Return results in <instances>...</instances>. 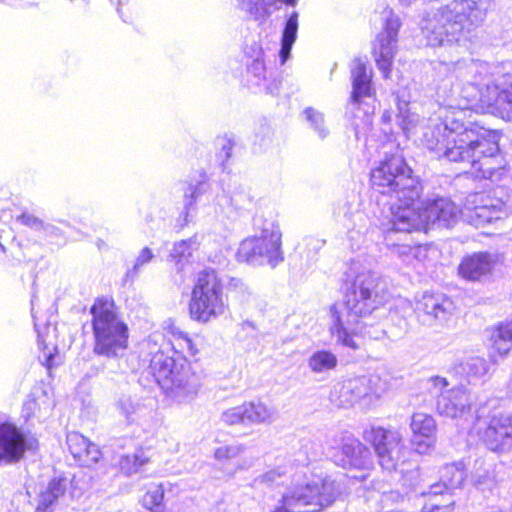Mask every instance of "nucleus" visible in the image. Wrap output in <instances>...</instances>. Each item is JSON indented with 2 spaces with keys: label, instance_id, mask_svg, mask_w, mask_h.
Segmentation results:
<instances>
[{
  "label": "nucleus",
  "instance_id": "f257e3e1",
  "mask_svg": "<svg viewBox=\"0 0 512 512\" xmlns=\"http://www.w3.org/2000/svg\"><path fill=\"white\" fill-rule=\"evenodd\" d=\"M467 62L462 60L454 64L453 73L457 84L449 92L446 91V84L440 86L439 93L445 97L446 104L440 106L436 114L429 118L422 144L438 159L472 165L491 130L463 119L465 111L474 106L488 112L480 106L483 84L465 82L461 76Z\"/></svg>",
  "mask_w": 512,
  "mask_h": 512
},
{
  "label": "nucleus",
  "instance_id": "f03ea898",
  "mask_svg": "<svg viewBox=\"0 0 512 512\" xmlns=\"http://www.w3.org/2000/svg\"><path fill=\"white\" fill-rule=\"evenodd\" d=\"M345 274L351 288L344 301L330 306L329 330L338 344L356 350L359 344L355 337L362 332V319L387 301L388 291L386 283L359 261H352Z\"/></svg>",
  "mask_w": 512,
  "mask_h": 512
},
{
  "label": "nucleus",
  "instance_id": "7ed1b4c3",
  "mask_svg": "<svg viewBox=\"0 0 512 512\" xmlns=\"http://www.w3.org/2000/svg\"><path fill=\"white\" fill-rule=\"evenodd\" d=\"M417 0H399L410 6ZM446 3L426 12L420 28L427 44L444 46L466 40L486 19L494 0H445Z\"/></svg>",
  "mask_w": 512,
  "mask_h": 512
},
{
  "label": "nucleus",
  "instance_id": "20e7f679",
  "mask_svg": "<svg viewBox=\"0 0 512 512\" xmlns=\"http://www.w3.org/2000/svg\"><path fill=\"white\" fill-rule=\"evenodd\" d=\"M461 76L465 82L483 84L480 92L483 109L512 122V73L494 72L488 63L468 60Z\"/></svg>",
  "mask_w": 512,
  "mask_h": 512
},
{
  "label": "nucleus",
  "instance_id": "39448f33",
  "mask_svg": "<svg viewBox=\"0 0 512 512\" xmlns=\"http://www.w3.org/2000/svg\"><path fill=\"white\" fill-rule=\"evenodd\" d=\"M92 315L93 353L106 358H119L128 348L129 329L119 315L115 303L97 299L90 308Z\"/></svg>",
  "mask_w": 512,
  "mask_h": 512
},
{
  "label": "nucleus",
  "instance_id": "423d86ee",
  "mask_svg": "<svg viewBox=\"0 0 512 512\" xmlns=\"http://www.w3.org/2000/svg\"><path fill=\"white\" fill-rule=\"evenodd\" d=\"M149 374L179 404L193 401L201 388L200 377L186 360L177 362L161 350L152 353Z\"/></svg>",
  "mask_w": 512,
  "mask_h": 512
},
{
  "label": "nucleus",
  "instance_id": "0eeeda50",
  "mask_svg": "<svg viewBox=\"0 0 512 512\" xmlns=\"http://www.w3.org/2000/svg\"><path fill=\"white\" fill-rule=\"evenodd\" d=\"M459 213L449 199L439 198L424 204L419 198L414 204L393 206L389 223L392 230L399 232L427 230L430 226L447 228L457 221Z\"/></svg>",
  "mask_w": 512,
  "mask_h": 512
},
{
  "label": "nucleus",
  "instance_id": "6e6552de",
  "mask_svg": "<svg viewBox=\"0 0 512 512\" xmlns=\"http://www.w3.org/2000/svg\"><path fill=\"white\" fill-rule=\"evenodd\" d=\"M370 181L375 191L396 199L391 208L414 204L421 196L420 181L413 176L412 169L399 155L386 158L372 169Z\"/></svg>",
  "mask_w": 512,
  "mask_h": 512
},
{
  "label": "nucleus",
  "instance_id": "1a4fd4ad",
  "mask_svg": "<svg viewBox=\"0 0 512 512\" xmlns=\"http://www.w3.org/2000/svg\"><path fill=\"white\" fill-rule=\"evenodd\" d=\"M228 305L223 295V285L213 270H204L198 274L189 302L191 318L208 323L223 315Z\"/></svg>",
  "mask_w": 512,
  "mask_h": 512
},
{
  "label": "nucleus",
  "instance_id": "9d476101",
  "mask_svg": "<svg viewBox=\"0 0 512 512\" xmlns=\"http://www.w3.org/2000/svg\"><path fill=\"white\" fill-rule=\"evenodd\" d=\"M282 233L273 222H267L260 234L245 238L239 245L237 258L251 265L276 267L284 260Z\"/></svg>",
  "mask_w": 512,
  "mask_h": 512
},
{
  "label": "nucleus",
  "instance_id": "9b49d317",
  "mask_svg": "<svg viewBox=\"0 0 512 512\" xmlns=\"http://www.w3.org/2000/svg\"><path fill=\"white\" fill-rule=\"evenodd\" d=\"M475 430L489 450L500 453L511 451L512 404L495 409L484 419H478Z\"/></svg>",
  "mask_w": 512,
  "mask_h": 512
},
{
  "label": "nucleus",
  "instance_id": "f8f14e48",
  "mask_svg": "<svg viewBox=\"0 0 512 512\" xmlns=\"http://www.w3.org/2000/svg\"><path fill=\"white\" fill-rule=\"evenodd\" d=\"M379 378L376 376H360L343 381L334 386L330 399L339 407L369 408L379 397Z\"/></svg>",
  "mask_w": 512,
  "mask_h": 512
},
{
  "label": "nucleus",
  "instance_id": "ddd939ff",
  "mask_svg": "<svg viewBox=\"0 0 512 512\" xmlns=\"http://www.w3.org/2000/svg\"><path fill=\"white\" fill-rule=\"evenodd\" d=\"M383 30L377 35L373 43L372 54L378 69L384 78H389L392 70L393 58L397 49L398 31L401 27L400 18L394 11L385 7L380 13Z\"/></svg>",
  "mask_w": 512,
  "mask_h": 512
},
{
  "label": "nucleus",
  "instance_id": "4468645a",
  "mask_svg": "<svg viewBox=\"0 0 512 512\" xmlns=\"http://www.w3.org/2000/svg\"><path fill=\"white\" fill-rule=\"evenodd\" d=\"M429 391L436 396V409L442 416L450 418L463 417L471 409V398L466 389L455 387L446 389L445 378L435 376L428 380Z\"/></svg>",
  "mask_w": 512,
  "mask_h": 512
},
{
  "label": "nucleus",
  "instance_id": "2eb2a0df",
  "mask_svg": "<svg viewBox=\"0 0 512 512\" xmlns=\"http://www.w3.org/2000/svg\"><path fill=\"white\" fill-rule=\"evenodd\" d=\"M364 439L373 445L378 462L384 470L397 469L404 449L402 435L399 431L371 427L364 431Z\"/></svg>",
  "mask_w": 512,
  "mask_h": 512
},
{
  "label": "nucleus",
  "instance_id": "dca6fc26",
  "mask_svg": "<svg viewBox=\"0 0 512 512\" xmlns=\"http://www.w3.org/2000/svg\"><path fill=\"white\" fill-rule=\"evenodd\" d=\"M278 419L277 409L260 399L246 401L241 405L226 409L220 420L228 426L270 425Z\"/></svg>",
  "mask_w": 512,
  "mask_h": 512
},
{
  "label": "nucleus",
  "instance_id": "f3484780",
  "mask_svg": "<svg viewBox=\"0 0 512 512\" xmlns=\"http://www.w3.org/2000/svg\"><path fill=\"white\" fill-rule=\"evenodd\" d=\"M506 165V160L499 150V134L491 130L480 153L472 162L473 173L476 178L497 181L503 176Z\"/></svg>",
  "mask_w": 512,
  "mask_h": 512
},
{
  "label": "nucleus",
  "instance_id": "a211bd4d",
  "mask_svg": "<svg viewBox=\"0 0 512 512\" xmlns=\"http://www.w3.org/2000/svg\"><path fill=\"white\" fill-rule=\"evenodd\" d=\"M454 311V302L443 293L426 292L416 305L419 320L427 326L448 323L453 317Z\"/></svg>",
  "mask_w": 512,
  "mask_h": 512
},
{
  "label": "nucleus",
  "instance_id": "6ab92c4d",
  "mask_svg": "<svg viewBox=\"0 0 512 512\" xmlns=\"http://www.w3.org/2000/svg\"><path fill=\"white\" fill-rule=\"evenodd\" d=\"M119 413L128 423H135L146 432H154L157 427V411L151 398L141 399L121 397L117 402Z\"/></svg>",
  "mask_w": 512,
  "mask_h": 512
},
{
  "label": "nucleus",
  "instance_id": "aec40b11",
  "mask_svg": "<svg viewBox=\"0 0 512 512\" xmlns=\"http://www.w3.org/2000/svg\"><path fill=\"white\" fill-rule=\"evenodd\" d=\"M82 490L77 482L67 478H54L38 496L35 512H52L59 503H65L67 498L78 499Z\"/></svg>",
  "mask_w": 512,
  "mask_h": 512
},
{
  "label": "nucleus",
  "instance_id": "412c9836",
  "mask_svg": "<svg viewBox=\"0 0 512 512\" xmlns=\"http://www.w3.org/2000/svg\"><path fill=\"white\" fill-rule=\"evenodd\" d=\"M411 444L419 454H427L435 445L437 424L435 419L426 413L417 412L411 417Z\"/></svg>",
  "mask_w": 512,
  "mask_h": 512
},
{
  "label": "nucleus",
  "instance_id": "4be33fe9",
  "mask_svg": "<svg viewBox=\"0 0 512 512\" xmlns=\"http://www.w3.org/2000/svg\"><path fill=\"white\" fill-rule=\"evenodd\" d=\"M32 443L26 440L24 434L14 425H0V460L7 463L19 461Z\"/></svg>",
  "mask_w": 512,
  "mask_h": 512
},
{
  "label": "nucleus",
  "instance_id": "5701e85b",
  "mask_svg": "<svg viewBox=\"0 0 512 512\" xmlns=\"http://www.w3.org/2000/svg\"><path fill=\"white\" fill-rule=\"evenodd\" d=\"M503 203L485 195L484 193H475L467 199L466 209L470 211L469 217L476 225L491 223L500 217Z\"/></svg>",
  "mask_w": 512,
  "mask_h": 512
},
{
  "label": "nucleus",
  "instance_id": "b1692460",
  "mask_svg": "<svg viewBox=\"0 0 512 512\" xmlns=\"http://www.w3.org/2000/svg\"><path fill=\"white\" fill-rule=\"evenodd\" d=\"M352 80L351 102L361 104L364 99L371 98L374 95L372 87V70L367 67L365 60L356 58L350 66Z\"/></svg>",
  "mask_w": 512,
  "mask_h": 512
},
{
  "label": "nucleus",
  "instance_id": "393cba45",
  "mask_svg": "<svg viewBox=\"0 0 512 512\" xmlns=\"http://www.w3.org/2000/svg\"><path fill=\"white\" fill-rule=\"evenodd\" d=\"M495 263L496 259L490 253H473L461 261L458 273L465 280L480 281L491 274Z\"/></svg>",
  "mask_w": 512,
  "mask_h": 512
},
{
  "label": "nucleus",
  "instance_id": "a878e982",
  "mask_svg": "<svg viewBox=\"0 0 512 512\" xmlns=\"http://www.w3.org/2000/svg\"><path fill=\"white\" fill-rule=\"evenodd\" d=\"M67 445L74 459L82 466L90 467L102 456L99 447L78 432L68 433Z\"/></svg>",
  "mask_w": 512,
  "mask_h": 512
},
{
  "label": "nucleus",
  "instance_id": "bb28decb",
  "mask_svg": "<svg viewBox=\"0 0 512 512\" xmlns=\"http://www.w3.org/2000/svg\"><path fill=\"white\" fill-rule=\"evenodd\" d=\"M463 461L446 464L440 470L441 483L431 486V494L443 493V488L453 490L462 486L466 477Z\"/></svg>",
  "mask_w": 512,
  "mask_h": 512
},
{
  "label": "nucleus",
  "instance_id": "cd10ccee",
  "mask_svg": "<svg viewBox=\"0 0 512 512\" xmlns=\"http://www.w3.org/2000/svg\"><path fill=\"white\" fill-rule=\"evenodd\" d=\"M342 453L351 467L368 469L372 466L370 450L357 439H347L342 445Z\"/></svg>",
  "mask_w": 512,
  "mask_h": 512
},
{
  "label": "nucleus",
  "instance_id": "c85d7f7f",
  "mask_svg": "<svg viewBox=\"0 0 512 512\" xmlns=\"http://www.w3.org/2000/svg\"><path fill=\"white\" fill-rule=\"evenodd\" d=\"M397 126L403 131L406 136L414 133L415 129L420 123V117L415 111V107L402 100L397 96V113L395 115Z\"/></svg>",
  "mask_w": 512,
  "mask_h": 512
},
{
  "label": "nucleus",
  "instance_id": "c756f323",
  "mask_svg": "<svg viewBox=\"0 0 512 512\" xmlns=\"http://www.w3.org/2000/svg\"><path fill=\"white\" fill-rule=\"evenodd\" d=\"M473 485L482 491L492 490L496 485V478L492 465L483 458H477L471 472Z\"/></svg>",
  "mask_w": 512,
  "mask_h": 512
},
{
  "label": "nucleus",
  "instance_id": "7c9ffc66",
  "mask_svg": "<svg viewBox=\"0 0 512 512\" xmlns=\"http://www.w3.org/2000/svg\"><path fill=\"white\" fill-rule=\"evenodd\" d=\"M298 18V12L294 11L286 20L281 37V48L279 51L280 62L282 65L285 64L286 61L290 58L292 46L297 39V32L299 27Z\"/></svg>",
  "mask_w": 512,
  "mask_h": 512
},
{
  "label": "nucleus",
  "instance_id": "2f4dec72",
  "mask_svg": "<svg viewBox=\"0 0 512 512\" xmlns=\"http://www.w3.org/2000/svg\"><path fill=\"white\" fill-rule=\"evenodd\" d=\"M274 0H238V7L248 17L263 23L275 11Z\"/></svg>",
  "mask_w": 512,
  "mask_h": 512
},
{
  "label": "nucleus",
  "instance_id": "473e14b6",
  "mask_svg": "<svg viewBox=\"0 0 512 512\" xmlns=\"http://www.w3.org/2000/svg\"><path fill=\"white\" fill-rule=\"evenodd\" d=\"M198 246L196 237L175 242L168 256V261L172 262L178 271H181L193 252L198 249Z\"/></svg>",
  "mask_w": 512,
  "mask_h": 512
},
{
  "label": "nucleus",
  "instance_id": "72a5a7b5",
  "mask_svg": "<svg viewBox=\"0 0 512 512\" xmlns=\"http://www.w3.org/2000/svg\"><path fill=\"white\" fill-rule=\"evenodd\" d=\"M338 365L337 356L329 350L314 351L307 359V366L314 374H327Z\"/></svg>",
  "mask_w": 512,
  "mask_h": 512
},
{
  "label": "nucleus",
  "instance_id": "f704fd0d",
  "mask_svg": "<svg viewBox=\"0 0 512 512\" xmlns=\"http://www.w3.org/2000/svg\"><path fill=\"white\" fill-rule=\"evenodd\" d=\"M493 349L500 355H506L512 349V322L495 327L490 335Z\"/></svg>",
  "mask_w": 512,
  "mask_h": 512
},
{
  "label": "nucleus",
  "instance_id": "c9c22d12",
  "mask_svg": "<svg viewBox=\"0 0 512 512\" xmlns=\"http://www.w3.org/2000/svg\"><path fill=\"white\" fill-rule=\"evenodd\" d=\"M488 370L487 361L478 356L467 357L458 366V372L463 374L469 382L482 378Z\"/></svg>",
  "mask_w": 512,
  "mask_h": 512
},
{
  "label": "nucleus",
  "instance_id": "e433bc0d",
  "mask_svg": "<svg viewBox=\"0 0 512 512\" xmlns=\"http://www.w3.org/2000/svg\"><path fill=\"white\" fill-rule=\"evenodd\" d=\"M305 119L309 122L311 128L317 133L319 138L325 139L329 134V129L325 124L323 113L308 107L304 110Z\"/></svg>",
  "mask_w": 512,
  "mask_h": 512
},
{
  "label": "nucleus",
  "instance_id": "4c0bfd02",
  "mask_svg": "<svg viewBox=\"0 0 512 512\" xmlns=\"http://www.w3.org/2000/svg\"><path fill=\"white\" fill-rule=\"evenodd\" d=\"M147 462L148 458L143 453L127 455L121 459L120 468L125 474L131 475L140 471Z\"/></svg>",
  "mask_w": 512,
  "mask_h": 512
},
{
  "label": "nucleus",
  "instance_id": "58836bf2",
  "mask_svg": "<svg viewBox=\"0 0 512 512\" xmlns=\"http://www.w3.org/2000/svg\"><path fill=\"white\" fill-rule=\"evenodd\" d=\"M164 498V489L162 484H152L145 495L143 496L142 502L144 507L149 510L158 508Z\"/></svg>",
  "mask_w": 512,
  "mask_h": 512
},
{
  "label": "nucleus",
  "instance_id": "ea45409f",
  "mask_svg": "<svg viewBox=\"0 0 512 512\" xmlns=\"http://www.w3.org/2000/svg\"><path fill=\"white\" fill-rule=\"evenodd\" d=\"M153 258L154 253L149 247L142 248L136 257L133 267L127 271V276L135 277L140 269L151 262Z\"/></svg>",
  "mask_w": 512,
  "mask_h": 512
},
{
  "label": "nucleus",
  "instance_id": "a19ab883",
  "mask_svg": "<svg viewBox=\"0 0 512 512\" xmlns=\"http://www.w3.org/2000/svg\"><path fill=\"white\" fill-rule=\"evenodd\" d=\"M245 451L242 444L221 446L215 450V458L218 460L232 459L240 456Z\"/></svg>",
  "mask_w": 512,
  "mask_h": 512
},
{
  "label": "nucleus",
  "instance_id": "79ce46f5",
  "mask_svg": "<svg viewBox=\"0 0 512 512\" xmlns=\"http://www.w3.org/2000/svg\"><path fill=\"white\" fill-rule=\"evenodd\" d=\"M362 332H358V335H363L369 337L371 339H381L385 336V331L382 328H374L372 325L368 324L365 319L361 321Z\"/></svg>",
  "mask_w": 512,
  "mask_h": 512
},
{
  "label": "nucleus",
  "instance_id": "37998d69",
  "mask_svg": "<svg viewBox=\"0 0 512 512\" xmlns=\"http://www.w3.org/2000/svg\"><path fill=\"white\" fill-rule=\"evenodd\" d=\"M19 221L36 231L46 230L47 226L44 225L43 221L31 214H22L19 217Z\"/></svg>",
  "mask_w": 512,
  "mask_h": 512
},
{
  "label": "nucleus",
  "instance_id": "c03bdc74",
  "mask_svg": "<svg viewBox=\"0 0 512 512\" xmlns=\"http://www.w3.org/2000/svg\"><path fill=\"white\" fill-rule=\"evenodd\" d=\"M173 335L177 341H179V346L182 350L186 349L191 355L196 353V349L192 343V340L189 336L182 331H173Z\"/></svg>",
  "mask_w": 512,
  "mask_h": 512
},
{
  "label": "nucleus",
  "instance_id": "a18cd8bd",
  "mask_svg": "<svg viewBox=\"0 0 512 512\" xmlns=\"http://www.w3.org/2000/svg\"><path fill=\"white\" fill-rule=\"evenodd\" d=\"M251 201V197L247 194L236 193L231 197V204L236 209H245Z\"/></svg>",
  "mask_w": 512,
  "mask_h": 512
},
{
  "label": "nucleus",
  "instance_id": "49530a36",
  "mask_svg": "<svg viewBox=\"0 0 512 512\" xmlns=\"http://www.w3.org/2000/svg\"><path fill=\"white\" fill-rule=\"evenodd\" d=\"M249 71L253 73L258 78H264L265 77V67L264 62L260 59H256L252 62V64L249 67Z\"/></svg>",
  "mask_w": 512,
  "mask_h": 512
},
{
  "label": "nucleus",
  "instance_id": "de8ad7c7",
  "mask_svg": "<svg viewBox=\"0 0 512 512\" xmlns=\"http://www.w3.org/2000/svg\"><path fill=\"white\" fill-rule=\"evenodd\" d=\"M422 251H423V249L421 247H410V246H400L397 250V252L401 256L412 255L414 257H418Z\"/></svg>",
  "mask_w": 512,
  "mask_h": 512
},
{
  "label": "nucleus",
  "instance_id": "09e8293b",
  "mask_svg": "<svg viewBox=\"0 0 512 512\" xmlns=\"http://www.w3.org/2000/svg\"><path fill=\"white\" fill-rule=\"evenodd\" d=\"M229 289L235 290L240 293H248V287L240 280L236 278H232L229 282Z\"/></svg>",
  "mask_w": 512,
  "mask_h": 512
},
{
  "label": "nucleus",
  "instance_id": "8fccbe9b",
  "mask_svg": "<svg viewBox=\"0 0 512 512\" xmlns=\"http://www.w3.org/2000/svg\"><path fill=\"white\" fill-rule=\"evenodd\" d=\"M233 144L230 140H224L222 144V151L220 152L219 157L222 159V162L228 160L231 156Z\"/></svg>",
  "mask_w": 512,
  "mask_h": 512
},
{
  "label": "nucleus",
  "instance_id": "3c124183",
  "mask_svg": "<svg viewBox=\"0 0 512 512\" xmlns=\"http://www.w3.org/2000/svg\"><path fill=\"white\" fill-rule=\"evenodd\" d=\"M448 505H438L435 503H427L423 507L422 512H448Z\"/></svg>",
  "mask_w": 512,
  "mask_h": 512
},
{
  "label": "nucleus",
  "instance_id": "603ef678",
  "mask_svg": "<svg viewBox=\"0 0 512 512\" xmlns=\"http://www.w3.org/2000/svg\"><path fill=\"white\" fill-rule=\"evenodd\" d=\"M402 499V496L399 492L397 491H390V492H387V493H383V495L381 496V501L382 502H387V501H399Z\"/></svg>",
  "mask_w": 512,
  "mask_h": 512
},
{
  "label": "nucleus",
  "instance_id": "864d4df0",
  "mask_svg": "<svg viewBox=\"0 0 512 512\" xmlns=\"http://www.w3.org/2000/svg\"><path fill=\"white\" fill-rule=\"evenodd\" d=\"M280 477V474L276 471H269L263 475V481L265 482H274L276 479Z\"/></svg>",
  "mask_w": 512,
  "mask_h": 512
},
{
  "label": "nucleus",
  "instance_id": "5fc2aeb1",
  "mask_svg": "<svg viewBox=\"0 0 512 512\" xmlns=\"http://www.w3.org/2000/svg\"><path fill=\"white\" fill-rule=\"evenodd\" d=\"M189 190H191V196L188 201L185 203V209L187 212L190 210L191 206L194 203V199L196 198V188L190 187Z\"/></svg>",
  "mask_w": 512,
  "mask_h": 512
},
{
  "label": "nucleus",
  "instance_id": "6e6d98bb",
  "mask_svg": "<svg viewBox=\"0 0 512 512\" xmlns=\"http://www.w3.org/2000/svg\"><path fill=\"white\" fill-rule=\"evenodd\" d=\"M392 117L393 113L389 110H386L383 112L381 119L384 123H390L392 121Z\"/></svg>",
  "mask_w": 512,
  "mask_h": 512
},
{
  "label": "nucleus",
  "instance_id": "4d7b16f0",
  "mask_svg": "<svg viewBox=\"0 0 512 512\" xmlns=\"http://www.w3.org/2000/svg\"><path fill=\"white\" fill-rule=\"evenodd\" d=\"M295 1H296V0H274V1H273V6H274V9H275V10H278V9H279V6H278V3H279V2H283V3H286V4L294 5V4H295Z\"/></svg>",
  "mask_w": 512,
  "mask_h": 512
},
{
  "label": "nucleus",
  "instance_id": "13d9d810",
  "mask_svg": "<svg viewBox=\"0 0 512 512\" xmlns=\"http://www.w3.org/2000/svg\"><path fill=\"white\" fill-rule=\"evenodd\" d=\"M38 338H39V339H38V343H39V345H40L41 347H43V349H44V350H45V349H48V346L45 344V341H44V339L42 338V336H41V334H40V333H38Z\"/></svg>",
  "mask_w": 512,
  "mask_h": 512
},
{
  "label": "nucleus",
  "instance_id": "bf43d9fd",
  "mask_svg": "<svg viewBox=\"0 0 512 512\" xmlns=\"http://www.w3.org/2000/svg\"><path fill=\"white\" fill-rule=\"evenodd\" d=\"M52 358H53L52 353H51V352H48V354H47V356H46V361H47V365H48V366H51Z\"/></svg>",
  "mask_w": 512,
  "mask_h": 512
},
{
  "label": "nucleus",
  "instance_id": "052dcab7",
  "mask_svg": "<svg viewBox=\"0 0 512 512\" xmlns=\"http://www.w3.org/2000/svg\"><path fill=\"white\" fill-rule=\"evenodd\" d=\"M117 11H118V13L122 16V11H121V8H120V7H118V8H117Z\"/></svg>",
  "mask_w": 512,
  "mask_h": 512
},
{
  "label": "nucleus",
  "instance_id": "680f3d73",
  "mask_svg": "<svg viewBox=\"0 0 512 512\" xmlns=\"http://www.w3.org/2000/svg\"><path fill=\"white\" fill-rule=\"evenodd\" d=\"M121 5H123V0L118 1V6H121Z\"/></svg>",
  "mask_w": 512,
  "mask_h": 512
}]
</instances>
